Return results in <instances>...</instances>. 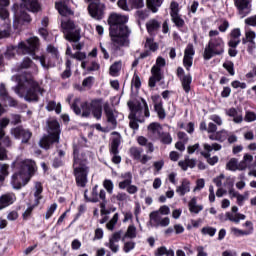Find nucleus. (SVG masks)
Listing matches in <instances>:
<instances>
[{
  "label": "nucleus",
  "instance_id": "obj_12",
  "mask_svg": "<svg viewBox=\"0 0 256 256\" xmlns=\"http://www.w3.org/2000/svg\"><path fill=\"white\" fill-rule=\"evenodd\" d=\"M165 65H166L165 58L159 56L156 59V64L151 69L152 76L149 78V82H148L149 87H155L158 81H161L162 79L161 68L165 67Z\"/></svg>",
  "mask_w": 256,
  "mask_h": 256
},
{
  "label": "nucleus",
  "instance_id": "obj_11",
  "mask_svg": "<svg viewBox=\"0 0 256 256\" xmlns=\"http://www.w3.org/2000/svg\"><path fill=\"white\" fill-rule=\"evenodd\" d=\"M61 26L63 29L64 37L67 39V41H73L74 43H77V41L81 39L80 32L79 30L75 29V24L73 21L63 20Z\"/></svg>",
  "mask_w": 256,
  "mask_h": 256
},
{
  "label": "nucleus",
  "instance_id": "obj_47",
  "mask_svg": "<svg viewBox=\"0 0 256 256\" xmlns=\"http://www.w3.org/2000/svg\"><path fill=\"white\" fill-rule=\"evenodd\" d=\"M46 109L48 111H56V113L59 115V113H61V104H57L55 101H50L48 102Z\"/></svg>",
  "mask_w": 256,
  "mask_h": 256
},
{
  "label": "nucleus",
  "instance_id": "obj_48",
  "mask_svg": "<svg viewBox=\"0 0 256 256\" xmlns=\"http://www.w3.org/2000/svg\"><path fill=\"white\" fill-rule=\"evenodd\" d=\"M0 19L4 21L5 25L8 23L11 25V20L9 19V11H7L5 7H0Z\"/></svg>",
  "mask_w": 256,
  "mask_h": 256
},
{
  "label": "nucleus",
  "instance_id": "obj_17",
  "mask_svg": "<svg viewBox=\"0 0 256 256\" xmlns=\"http://www.w3.org/2000/svg\"><path fill=\"white\" fill-rule=\"evenodd\" d=\"M171 220L169 217H162L159 212H151L150 213V224L153 227H169Z\"/></svg>",
  "mask_w": 256,
  "mask_h": 256
},
{
  "label": "nucleus",
  "instance_id": "obj_2",
  "mask_svg": "<svg viewBox=\"0 0 256 256\" xmlns=\"http://www.w3.org/2000/svg\"><path fill=\"white\" fill-rule=\"evenodd\" d=\"M129 17L117 13L110 15L108 23L110 25V37L115 47H125L129 45V35L131 31L125 26Z\"/></svg>",
  "mask_w": 256,
  "mask_h": 256
},
{
  "label": "nucleus",
  "instance_id": "obj_6",
  "mask_svg": "<svg viewBox=\"0 0 256 256\" xmlns=\"http://www.w3.org/2000/svg\"><path fill=\"white\" fill-rule=\"evenodd\" d=\"M128 106L131 110L129 114L130 123L129 126L131 129H139L138 123H143V117H149V106L144 99L141 101L128 102Z\"/></svg>",
  "mask_w": 256,
  "mask_h": 256
},
{
  "label": "nucleus",
  "instance_id": "obj_32",
  "mask_svg": "<svg viewBox=\"0 0 256 256\" xmlns=\"http://www.w3.org/2000/svg\"><path fill=\"white\" fill-rule=\"evenodd\" d=\"M239 43H241V29L236 28L233 29L230 33V39L228 41L229 47H238Z\"/></svg>",
  "mask_w": 256,
  "mask_h": 256
},
{
  "label": "nucleus",
  "instance_id": "obj_45",
  "mask_svg": "<svg viewBox=\"0 0 256 256\" xmlns=\"http://www.w3.org/2000/svg\"><path fill=\"white\" fill-rule=\"evenodd\" d=\"M126 237H128V239H135V237H137V228L130 225L126 231V234L122 238V241H125Z\"/></svg>",
  "mask_w": 256,
  "mask_h": 256
},
{
  "label": "nucleus",
  "instance_id": "obj_13",
  "mask_svg": "<svg viewBox=\"0 0 256 256\" xmlns=\"http://www.w3.org/2000/svg\"><path fill=\"white\" fill-rule=\"evenodd\" d=\"M204 147V151L201 152V155H203V157H205V159H207L209 165H215L216 163L219 162V157L217 156H213L211 157V153H213V151H221V144L218 143H213V144H207L204 143L203 144Z\"/></svg>",
  "mask_w": 256,
  "mask_h": 256
},
{
  "label": "nucleus",
  "instance_id": "obj_28",
  "mask_svg": "<svg viewBox=\"0 0 256 256\" xmlns=\"http://www.w3.org/2000/svg\"><path fill=\"white\" fill-rule=\"evenodd\" d=\"M104 112L108 123L111 125V128L115 129V127H117V119L115 118V111L111 109V106H109V102L104 104Z\"/></svg>",
  "mask_w": 256,
  "mask_h": 256
},
{
  "label": "nucleus",
  "instance_id": "obj_46",
  "mask_svg": "<svg viewBox=\"0 0 256 256\" xmlns=\"http://www.w3.org/2000/svg\"><path fill=\"white\" fill-rule=\"evenodd\" d=\"M158 139H160L161 143L164 145H171V143H173V137H171V134L168 132H161Z\"/></svg>",
  "mask_w": 256,
  "mask_h": 256
},
{
  "label": "nucleus",
  "instance_id": "obj_26",
  "mask_svg": "<svg viewBox=\"0 0 256 256\" xmlns=\"http://www.w3.org/2000/svg\"><path fill=\"white\" fill-rule=\"evenodd\" d=\"M121 240V232H115L109 239V242L105 243L106 247L112 251V253H117L119 251V241Z\"/></svg>",
  "mask_w": 256,
  "mask_h": 256
},
{
  "label": "nucleus",
  "instance_id": "obj_8",
  "mask_svg": "<svg viewBox=\"0 0 256 256\" xmlns=\"http://www.w3.org/2000/svg\"><path fill=\"white\" fill-rule=\"evenodd\" d=\"M47 133L48 135H44L39 141V145L42 149H49L53 143H59L61 128L57 120L48 121Z\"/></svg>",
  "mask_w": 256,
  "mask_h": 256
},
{
  "label": "nucleus",
  "instance_id": "obj_49",
  "mask_svg": "<svg viewBox=\"0 0 256 256\" xmlns=\"http://www.w3.org/2000/svg\"><path fill=\"white\" fill-rule=\"evenodd\" d=\"M154 109L160 119H165V109H163V103L161 102L155 103Z\"/></svg>",
  "mask_w": 256,
  "mask_h": 256
},
{
  "label": "nucleus",
  "instance_id": "obj_60",
  "mask_svg": "<svg viewBox=\"0 0 256 256\" xmlns=\"http://www.w3.org/2000/svg\"><path fill=\"white\" fill-rule=\"evenodd\" d=\"M226 167L229 169V171H237V169H241L239 165H237V159L235 158L230 159Z\"/></svg>",
  "mask_w": 256,
  "mask_h": 256
},
{
  "label": "nucleus",
  "instance_id": "obj_34",
  "mask_svg": "<svg viewBox=\"0 0 256 256\" xmlns=\"http://www.w3.org/2000/svg\"><path fill=\"white\" fill-rule=\"evenodd\" d=\"M255 38V31L249 29V27H245V37L242 38L243 45H247V43H250L252 47L255 48Z\"/></svg>",
  "mask_w": 256,
  "mask_h": 256
},
{
  "label": "nucleus",
  "instance_id": "obj_64",
  "mask_svg": "<svg viewBox=\"0 0 256 256\" xmlns=\"http://www.w3.org/2000/svg\"><path fill=\"white\" fill-rule=\"evenodd\" d=\"M55 211H57V203L50 205V207L46 211L45 219H51V217H53V213H55Z\"/></svg>",
  "mask_w": 256,
  "mask_h": 256
},
{
  "label": "nucleus",
  "instance_id": "obj_62",
  "mask_svg": "<svg viewBox=\"0 0 256 256\" xmlns=\"http://www.w3.org/2000/svg\"><path fill=\"white\" fill-rule=\"evenodd\" d=\"M133 249H135V242H133V240L124 241L123 251L125 253H129L130 251H133Z\"/></svg>",
  "mask_w": 256,
  "mask_h": 256
},
{
  "label": "nucleus",
  "instance_id": "obj_9",
  "mask_svg": "<svg viewBox=\"0 0 256 256\" xmlns=\"http://www.w3.org/2000/svg\"><path fill=\"white\" fill-rule=\"evenodd\" d=\"M223 53H225V42L223 38H212L204 49L203 58L205 61H209L215 56L223 55Z\"/></svg>",
  "mask_w": 256,
  "mask_h": 256
},
{
  "label": "nucleus",
  "instance_id": "obj_27",
  "mask_svg": "<svg viewBox=\"0 0 256 256\" xmlns=\"http://www.w3.org/2000/svg\"><path fill=\"white\" fill-rule=\"evenodd\" d=\"M142 153H143V150L141 148H137V147L130 148V156L136 161H140V163L145 165V163H147V161H149L151 157L147 155L141 156Z\"/></svg>",
  "mask_w": 256,
  "mask_h": 256
},
{
  "label": "nucleus",
  "instance_id": "obj_54",
  "mask_svg": "<svg viewBox=\"0 0 256 256\" xmlns=\"http://www.w3.org/2000/svg\"><path fill=\"white\" fill-rule=\"evenodd\" d=\"M11 35V24H4V29L0 30V39H5Z\"/></svg>",
  "mask_w": 256,
  "mask_h": 256
},
{
  "label": "nucleus",
  "instance_id": "obj_3",
  "mask_svg": "<svg viewBox=\"0 0 256 256\" xmlns=\"http://www.w3.org/2000/svg\"><path fill=\"white\" fill-rule=\"evenodd\" d=\"M71 109L76 115H82V117H89L93 115L95 119H101L103 115V99H94L91 103L82 102L80 99H76L71 106Z\"/></svg>",
  "mask_w": 256,
  "mask_h": 256
},
{
  "label": "nucleus",
  "instance_id": "obj_41",
  "mask_svg": "<svg viewBox=\"0 0 256 256\" xmlns=\"http://www.w3.org/2000/svg\"><path fill=\"white\" fill-rule=\"evenodd\" d=\"M9 177V164L0 163V183Z\"/></svg>",
  "mask_w": 256,
  "mask_h": 256
},
{
  "label": "nucleus",
  "instance_id": "obj_16",
  "mask_svg": "<svg viewBox=\"0 0 256 256\" xmlns=\"http://www.w3.org/2000/svg\"><path fill=\"white\" fill-rule=\"evenodd\" d=\"M10 135H12V137L15 139H22V143H29V139H31L33 134L31 131L18 126L10 130Z\"/></svg>",
  "mask_w": 256,
  "mask_h": 256
},
{
  "label": "nucleus",
  "instance_id": "obj_21",
  "mask_svg": "<svg viewBox=\"0 0 256 256\" xmlns=\"http://www.w3.org/2000/svg\"><path fill=\"white\" fill-rule=\"evenodd\" d=\"M195 55V49L193 48L192 44H188L185 52H184V58H183V65L189 71L191 67L193 66V57Z\"/></svg>",
  "mask_w": 256,
  "mask_h": 256
},
{
  "label": "nucleus",
  "instance_id": "obj_10",
  "mask_svg": "<svg viewBox=\"0 0 256 256\" xmlns=\"http://www.w3.org/2000/svg\"><path fill=\"white\" fill-rule=\"evenodd\" d=\"M46 51L47 56L37 57L35 56V52H33L32 58L38 59L44 69H47L48 67H55L56 63H61V58L59 57V50H57L55 46L48 45Z\"/></svg>",
  "mask_w": 256,
  "mask_h": 256
},
{
  "label": "nucleus",
  "instance_id": "obj_1",
  "mask_svg": "<svg viewBox=\"0 0 256 256\" xmlns=\"http://www.w3.org/2000/svg\"><path fill=\"white\" fill-rule=\"evenodd\" d=\"M12 81L17 85L13 88L16 95H19L25 101H39V95H43L45 90L41 88L39 82L35 81L31 76L16 75L12 76Z\"/></svg>",
  "mask_w": 256,
  "mask_h": 256
},
{
  "label": "nucleus",
  "instance_id": "obj_23",
  "mask_svg": "<svg viewBox=\"0 0 256 256\" xmlns=\"http://www.w3.org/2000/svg\"><path fill=\"white\" fill-rule=\"evenodd\" d=\"M216 187H225L226 189H231L235 183V180L231 177H225V175L220 174L213 179Z\"/></svg>",
  "mask_w": 256,
  "mask_h": 256
},
{
  "label": "nucleus",
  "instance_id": "obj_36",
  "mask_svg": "<svg viewBox=\"0 0 256 256\" xmlns=\"http://www.w3.org/2000/svg\"><path fill=\"white\" fill-rule=\"evenodd\" d=\"M22 69H31V73H37V65L31 61L29 58H24L22 63L16 68V71H21Z\"/></svg>",
  "mask_w": 256,
  "mask_h": 256
},
{
  "label": "nucleus",
  "instance_id": "obj_40",
  "mask_svg": "<svg viewBox=\"0 0 256 256\" xmlns=\"http://www.w3.org/2000/svg\"><path fill=\"white\" fill-rule=\"evenodd\" d=\"M251 163H253V155L244 154L243 160L239 164V168L241 169V171H243V169L250 168Z\"/></svg>",
  "mask_w": 256,
  "mask_h": 256
},
{
  "label": "nucleus",
  "instance_id": "obj_61",
  "mask_svg": "<svg viewBox=\"0 0 256 256\" xmlns=\"http://www.w3.org/2000/svg\"><path fill=\"white\" fill-rule=\"evenodd\" d=\"M38 206L39 205H36V202H34V204L28 206L27 209L25 210V212L22 215L23 219L27 220L28 218H30L31 213H33V209H35V207H38Z\"/></svg>",
  "mask_w": 256,
  "mask_h": 256
},
{
  "label": "nucleus",
  "instance_id": "obj_18",
  "mask_svg": "<svg viewBox=\"0 0 256 256\" xmlns=\"http://www.w3.org/2000/svg\"><path fill=\"white\" fill-rule=\"evenodd\" d=\"M252 0H234V5L238 9V15L243 19L251 13Z\"/></svg>",
  "mask_w": 256,
  "mask_h": 256
},
{
  "label": "nucleus",
  "instance_id": "obj_53",
  "mask_svg": "<svg viewBox=\"0 0 256 256\" xmlns=\"http://www.w3.org/2000/svg\"><path fill=\"white\" fill-rule=\"evenodd\" d=\"M256 120V113L250 110L245 111L244 121L246 123H253Z\"/></svg>",
  "mask_w": 256,
  "mask_h": 256
},
{
  "label": "nucleus",
  "instance_id": "obj_58",
  "mask_svg": "<svg viewBox=\"0 0 256 256\" xmlns=\"http://www.w3.org/2000/svg\"><path fill=\"white\" fill-rule=\"evenodd\" d=\"M202 235H209L210 237H215V233H217V229L213 227H203L201 230Z\"/></svg>",
  "mask_w": 256,
  "mask_h": 256
},
{
  "label": "nucleus",
  "instance_id": "obj_5",
  "mask_svg": "<svg viewBox=\"0 0 256 256\" xmlns=\"http://www.w3.org/2000/svg\"><path fill=\"white\" fill-rule=\"evenodd\" d=\"M37 171V165L33 160H24L21 162V170L14 173L11 177V185L13 189H21L25 187L31 180L33 172Z\"/></svg>",
  "mask_w": 256,
  "mask_h": 256
},
{
  "label": "nucleus",
  "instance_id": "obj_51",
  "mask_svg": "<svg viewBox=\"0 0 256 256\" xmlns=\"http://www.w3.org/2000/svg\"><path fill=\"white\" fill-rule=\"evenodd\" d=\"M130 3V10L131 9H141L145 7V1L144 0H129Z\"/></svg>",
  "mask_w": 256,
  "mask_h": 256
},
{
  "label": "nucleus",
  "instance_id": "obj_59",
  "mask_svg": "<svg viewBox=\"0 0 256 256\" xmlns=\"http://www.w3.org/2000/svg\"><path fill=\"white\" fill-rule=\"evenodd\" d=\"M118 7H120V9L123 11H131V3L129 0H119Z\"/></svg>",
  "mask_w": 256,
  "mask_h": 256
},
{
  "label": "nucleus",
  "instance_id": "obj_57",
  "mask_svg": "<svg viewBox=\"0 0 256 256\" xmlns=\"http://www.w3.org/2000/svg\"><path fill=\"white\" fill-rule=\"evenodd\" d=\"M145 47H146V49H149L150 51H157V49H159V46L157 45V43H155L153 41L152 38L146 39Z\"/></svg>",
  "mask_w": 256,
  "mask_h": 256
},
{
  "label": "nucleus",
  "instance_id": "obj_15",
  "mask_svg": "<svg viewBox=\"0 0 256 256\" xmlns=\"http://www.w3.org/2000/svg\"><path fill=\"white\" fill-rule=\"evenodd\" d=\"M112 135L114 136L112 138V142L110 146V153L114 155L112 157L113 163H115L116 165H119V163H121V156L117 154L119 153V145H121V136L117 132H113Z\"/></svg>",
  "mask_w": 256,
  "mask_h": 256
},
{
  "label": "nucleus",
  "instance_id": "obj_14",
  "mask_svg": "<svg viewBox=\"0 0 256 256\" xmlns=\"http://www.w3.org/2000/svg\"><path fill=\"white\" fill-rule=\"evenodd\" d=\"M87 1L91 2L88 6V11L91 17H93V19H97L98 21L103 19V17H105V4L97 2L99 0Z\"/></svg>",
  "mask_w": 256,
  "mask_h": 256
},
{
  "label": "nucleus",
  "instance_id": "obj_20",
  "mask_svg": "<svg viewBox=\"0 0 256 256\" xmlns=\"http://www.w3.org/2000/svg\"><path fill=\"white\" fill-rule=\"evenodd\" d=\"M177 75L181 80L182 87L185 93H189L191 91V81H193V79L191 78V75L189 74L185 75V70H183V68L181 67L177 69Z\"/></svg>",
  "mask_w": 256,
  "mask_h": 256
},
{
  "label": "nucleus",
  "instance_id": "obj_39",
  "mask_svg": "<svg viewBox=\"0 0 256 256\" xmlns=\"http://www.w3.org/2000/svg\"><path fill=\"white\" fill-rule=\"evenodd\" d=\"M188 207H189L190 213H194L195 215L203 211V205L197 204V198L195 197L189 201Z\"/></svg>",
  "mask_w": 256,
  "mask_h": 256
},
{
  "label": "nucleus",
  "instance_id": "obj_63",
  "mask_svg": "<svg viewBox=\"0 0 256 256\" xmlns=\"http://www.w3.org/2000/svg\"><path fill=\"white\" fill-rule=\"evenodd\" d=\"M131 85L135 89H140L141 88V78L139 77V75H137V73H134Z\"/></svg>",
  "mask_w": 256,
  "mask_h": 256
},
{
  "label": "nucleus",
  "instance_id": "obj_24",
  "mask_svg": "<svg viewBox=\"0 0 256 256\" xmlns=\"http://www.w3.org/2000/svg\"><path fill=\"white\" fill-rule=\"evenodd\" d=\"M246 216L245 214L241 213H233V212H226L225 215H220V220L222 221H231L232 223L239 224L240 221H245Z\"/></svg>",
  "mask_w": 256,
  "mask_h": 256
},
{
  "label": "nucleus",
  "instance_id": "obj_43",
  "mask_svg": "<svg viewBox=\"0 0 256 256\" xmlns=\"http://www.w3.org/2000/svg\"><path fill=\"white\" fill-rule=\"evenodd\" d=\"M146 27L148 33H153L154 31H157L159 27H161V23H159V21H157L156 19H152L149 22H147Z\"/></svg>",
  "mask_w": 256,
  "mask_h": 256
},
{
  "label": "nucleus",
  "instance_id": "obj_30",
  "mask_svg": "<svg viewBox=\"0 0 256 256\" xmlns=\"http://www.w3.org/2000/svg\"><path fill=\"white\" fill-rule=\"evenodd\" d=\"M69 0H60L56 2V9L62 17H67L68 15H73V11L70 10L67 3Z\"/></svg>",
  "mask_w": 256,
  "mask_h": 256
},
{
  "label": "nucleus",
  "instance_id": "obj_56",
  "mask_svg": "<svg viewBox=\"0 0 256 256\" xmlns=\"http://www.w3.org/2000/svg\"><path fill=\"white\" fill-rule=\"evenodd\" d=\"M171 19L176 27H183V25H185V20H183L179 14L172 15Z\"/></svg>",
  "mask_w": 256,
  "mask_h": 256
},
{
  "label": "nucleus",
  "instance_id": "obj_55",
  "mask_svg": "<svg viewBox=\"0 0 256 256\" xmlns=\"http://www.w3.org/2000/svg\"><path fill=\"white\" fill-rule=\"evenodd\" d=\"M117 221H119V214L115 213L112 219L106 224V227L109 231H113L115 229V225H117Z\"/></svg>",
  "mask_w": 256,
  "mask_h": 256
},
{
  "label": "nucleus",
  "instance_id": "obj_25",
  "mask_svg": "<svg viewBox=\"0 0 256 256\" xmlns=\"http://www.w3.org/2000/svg\"><path fill=\"white\" fill-rule=\"evenodd\" d=\"M17 201V196L15 193H6L0 196V211L6 209L10 205H13Z\"/></svg>",
  "mask_w": 256,
  "mask_h": 256
},
{
  "label": "nucleus",
  "instance_id": "obj_35",
  "mask_svg": "<svg viewBox=\"0 0 256 256\" xmlns=\"http://www.w3.org/2000/svg\"><path fill=\"white\" fill-rule=\"evenodd\" d=\"M190 191H191V182L187 179H183L181 182V185H179L176 188V193H178L180 197L187 195V193H190Z\"/></svg>",
  "mask_w": 256,
  "mask_h": 256
},
{
  "label": "nucleus",
  "instance_id": "obj_37",
  "mask_svg": "<svg viewBox=\"0 0 256 256\" xmlns=\"http://www.w3.org/2000/svg\"><path fill=\"white\" fill-rule=\"evenodd\" d=\"M228 137L229 132L225 129L216 131L214 134L209 135V139H211V141H220L221 143H223V141H226Z\"/></svg>",
  "mask_w": 256,
  "mask_h": 256
},
{
  "label": "nucleus",
  "instance_id": "obj_33",
  "mask_svg": "<svg viewBox=\"0 0 256 256\" xmlns=\"http://www.w3.org/2000/svg\"><path fill=\"white\" fill-rule=\"evenodd\" d=\"M22 5L32 13H38V11H41V4H39L37 0H22Z\"/></svg>",
  "mask_w": 256,
  "mask_h": 256
},
{
  "label": "nucleus",
  "instance_id": "obj_22",
  "mask_svg": "<svg viewBox=\"0 0 256 256\" xmlns=\"http://www.w3.org/2000/svg\"><path fill=\"white\" fill-rule=\"evenodd\" d=\"M226 115L231 117L233 123L241 125L244 121L243 110L241 108H229L226 110Z\"/></svg>",
  "mask_w": 256,
  "mask_h": 256
},
{
  "label": "nucleus",
  "instance_id": "obj_42",
  "mask_svg": "<svg viewBox=\"0 0 256 256\" xmlns=\"http://www.w3.org/2000/svg\"><path fill=\"white\" fill-rule=\"evenodd\" d=\"M147 5L152 13H157L159 7L163 5V0H147Z\"/></svg>",
  "mask_w": 256,
  "mask_h": 256
},
{
  "label": "nucleus",
  "instance_id": "obj_29",
  "mask_svg": "<svg viewBox=\"0 0 256 256\" xmlns=\"http://www.w3.org/2000/svg\"><path fill=\"white\" fill-rule=\"evenodd\" d=\"M148 131L150 135V139H159L161 137V133L163 132V128L160 123L153 122L148 126Z\"/></svg>",
  "mask_w": 256,
  "mask_h": 256
},
{
  "label": "nucleus",
  "instance_id": "obj_4",
  "mask_svg": "<svg viewBox=\"0 0 256 256\" xmlns=\"http://www.w3.org/2000/svg\"><path fill=\"white\" fill-rule=\"evenodd\" d=\"M74 176L78 187H85L87 185V175L89 168H87V156L83 154V149L74 146Z\"/></svg>",
  "mask_w": 256,
  "mask_h": 256
},
{
  "label": "nucleus",
  "instance_id": "obj_44",
  "mask_svg": "<svg viewBox=\"0 0 256 256\" xmlns=\"http://www.w3.org/2000/svg\"><path fill=\"white\" fill-rule=\"evenodd\" d=\"M122 64L121 62H115L110 66V75L112 77H119V73L121 72Z\"/></svg>",
  "mask_w": 256,
  "mask_h": 256
},
{
  "label": "nucleus",
  "instance_id": "obj_50",
  "mask_svg": "<svg viewBox=\"0 0 256 256\" xmlns=\"http://www.w3.org/2000/svg\"><path fill=\"white\" fill-rule=\"evenodd\" d=\"M224 69L231 75L232 77L235 75V64L232 61H226L223 63Z\"/></svg>",
  "mask_w": 256,
  "mask_h": 256
},
{
  "label": "nucleus",
  "instance_id": "obj_31",
  "mask_svg": "<svg viewBox=\"0 0 256 256\" xmlns=\"http://www.w3.org/2000/svg\"><path fill=\"white\" fill-rule=\"evenodd\" d=\"M32 195L34 197V203L39 205L41 199H43V184L41 182H35L34 187L32 188Z\"/></svg>",
  "mask_w": 256,
  "mask_h": 256
},
{
  "label": "nucleus",
  "instance_id": "obj_7",
  "mask_svg": "<svg viewBox=\"0 0 256 256\" xmlns=\"http://www.w3.org/2000/svg\"><path fill=\"white\" fill-rule=\"evenodd\" d=\"M37 47H39V38L31 37L26 41L20 42L18 46L8 47L4 56L6 59H13L16 53L18 55H34L33 52Z\"/></svg>",
  "mask_w": 256,
  "mask_h": 256
},
{
  "label": "nucleus",
  "instance_id": "obj_38",
  "mask_svg": "<svg viewBox=\"0 0 256 256\" xmlns=\"http://www.w3.org/2000/svg\"><path fill=\"white\" fill-rule=\"evenodd\" d=\"M123 181L119 182V189H127L133 183V175L131 172H126L121 175Z\"/></svg>",
  "mask_w": 256,
  "mask_h": 256
},
{
  "label": "nucleus",
  "instance_id": "obj_52",
  "mask_svg": "<svg viewBox=\"0 0 256 256\" xmlns=\"http://www.w3.org/2000/svg\"><path fill=\"white\" fill-rule=\"evenodd\" d=\"M84 197H85V199H87V201H91L92 203H97V201H99V193L97 192V186H95L92 189V197L91 198L87 197V192L84 193Z\"/></svg>",
  "mask_w": 256,
  "mask_h": 256
},
{
  "label": "nucleus",
  "instance_id": "obj_19",
  "mask_svg": "<svg viewBox=\"0 0 256 256\" xmlns=\"http://www.w3.org/2000/svg\"><path fill=\"white\" fill-rule=\"evenodd\" d=\"M25 23H31V16L27 14V12H14V22L13 25L15 29H19L21 25H25Z\"/></svg>",
  "mask_w": 256,
  "mask_h": 256
}]
</instances>
